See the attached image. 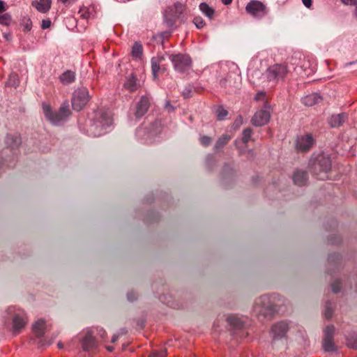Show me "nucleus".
<instances>
[{
    "instance_id": "f257e3e1",
    "label": "nucleus",
    "mask_w": 357,
    "mask_h": 357,
    "mask_svg": "<svg viewBox=\"0 0 357 357\" xmlns=\"http://www.w3.org/2000/svg\"><path fill=\"white\" fill-rule=\"evenodd\" d=\"M313 173L320 180L328 178V173L331 170L332 162L331 158L325 154H319L310 162Z\"/></svg>"
},
{
    "instance_id": "f03ea898",
    "label": "nucleus",
    "mask_w": 357,
    "mask_h": 357,
    "mask_svg": "<svg viewBox=\"0 0 357 357\" xmlns=\"http://www.w3.org/2000/svg\"><path fill=\"white\" fill-rule=\"evenodd\" d=\"M8 313L10 314L11 328L10 331L14 335L22 333L29 322V317L26 312L20 308L15 306L8 307Z\"/></svg>"
},
{
    "instance_id": "7ed1b4c3",
    "label": "nucleus",
    "mask_w": 357,
    "mask_h": 357,
    "mask_svg": "<svg viewBox=\"0 0 357 357\" xmlns=\"http://www.w3.org/2000/svg\"><path fill=\"white\" fill-rule=\"evenodd\" d=\"M288 73L289 69L287 65L275 63L267 68L265 76L268 82L278 83L280 80H284Z\"/></svg>"
},
{
    "instance_id": "20e7f679",
    "label": "nucleus",
    "mask_w": 357,
    "mask_h": 357,
    "mask_svg": "<svg viewBox=\"0 0 357 357\" xmlns=\"http://www.w3.org/2000/svg\"><path fill=\"white\" fill-rule=\"evenodd\" d=\"M90 100L89 91L86 88L82 87L75 91L72 99V106L76 111L82 110Z\"/></svg>"
},
{
    "instance_id": "39448f33",
    "label": "nucleus",
    "mask_w": 357,
    "mask_h": 357,
    "mask_svg": "<svg viewBox=\"0 0 357 357\" xmlns=\"http://www.w3.org/2000/svg\"><path fill=\"white\" fill-rule=\"evenodd\" d=\"M335 327L333 325L327 326L324 330V335L322 341V347L326 352L335 351L337 349L333 342Z\"/></svg>"
},
{
    "instance_id": "423d86ee",
    "label": "nucleus",
    "mask_w": 357,
    "mask_h": 357,
    "mask_svg": "<svg viewBox=\"0 0 357 357\" xmlns=\"http://www.w3.org/2000/svg\"><path fill=\"white\" fill-rule=\"evenodd\" d=\"M169 59L176 70L183 72L191 66L192 61L188 56L183 54L170 55Z\"/></svg>"
},
{
    "instance_id": "0eeeda50",
    "label": "nucleus",
    "mask_w": 357,
    "mask_h": 357,
    "mask_svg": "<svg viewBox=\"0 0 357 357\" xmlns=\"http://www.w3.org/2000/svg\"><path fill=\"white\" fill-rule=\"evenodd\" d=\"M245 10L255 17H261L266 14V6L259 1L253 0L247 4Z\"/></svg>"
},
{
    "instance_id": "6e6552de",
    "label": "nucleus",
    "mask_w": 357,
    "mask_h": 357,
    "mask_svg": "<svg viewBox=\"0 0 357 357\" xmlns=\"http://www.w3.org/2000/svg\"><path fill=\"white\" fill-rule=\"evenodd\" d=\"M314 144V139L310 134L298 137L296 142V148L298 151L307 152Z\"/></svg>"
},
{
    "instance_id": "1a4fd4ad",
    "label": "nucleus",
    "mask_w": 357,
    "mask_h": 357,
    "mask_svg": "<svg viewBox=\"0 0 357 357\" xmlns=\"http://www.w3.org/2000/svg\"><path fill=\"white\" fill-rule=\"evenodd\" d=\"M271 118L270 112L265 109L257 111L252 119V124L255 126H262L268 123Z\"/></svg>"
},
{
    "instance_id": "9d476101",
    "label": "nucleus",
    "mask_w": 357,
    "mask_h": 357,
    "mask_svg": "<svg viewBox=\"0 0 357 357\" xmlns=\"http://www.w3.org/2000/svg\"><path fill=\"white\" fill-rule=\"evenodd\" d=\"M49 326H51V325H48L45 319L40 318L33 323L31 330L37 338H41L44 336Z\"/></svg>"
},
{
    "instance_id": "9b49d317",
    "label": "nucleus",
    "mask_w": 357,
    "mask_h": 357,
    "mask_svg": "<svg viewBox=\"0 0 357 357\" xmlns=\"http://www.w3.org/2000/svg\"><path fill=\"white\" fill-rule=\"evenodd\" d=\"M165 60L164 56H157L151 59V69L154 78L157 77L158 74L160 70H166L165 65L162 64V62Z\"/></svg>"
},
{
    "instance_id": "f8f14e48",
    "label": "nucleus",
    "mask_w": 357,
    "mask_h": 357,
    "mask_svg": "<svg viewBox=\"0 0 357 357\" xmlns=\"http://www.w3.org/2000/svg\"><path fill=\"white\" fill-rule=\"evenodd\" d=\"M112 123V119L106 114L102 115L100 120L96 122L91 128V131L94 135H100L102 132H96L95 129L101 127V130L106 128Z\"/></svg>"
},
{
    "instance_id": "ddd939ff",
    "label": "nucleus",
    "mask_w": 357,
    "mask_h": 357,
    "mask_svg": "<svg viewBox=\"0 0 357 357\" xmlns=\"http://www.w3.org/2000/svg\"><path fill=\"white\" fill-rule=\"evenodd\" d=\"M289 326L285 322H279L272 326L271 331L274 339H280L285 336L288 331Z\"/></svg>"
},
{
    "instance_id": "4468645a",
    "label": "nucleus",
    "mask_w": 357,
    "mask_h": 357,
    "mask_svg": "<svg viewBox=\"0 0 357 357\" xmlns=\"http://www.w3.org/2000/svg\"><path fill=\"white\" fill-rule=\"evenodd\" d=\"M150 106L149 100L148 98L142 96L136 106L135 116L141 118L148 111Z\"/></svg>"
},
{
    "instance_id": "2eb2a0df",
    "label": "nucleus",
    "mask_w": 357,
    "mask_h": 357,
    "mask_svg": "<svg viewBox=\"0 0 357 357\" xmlns=\"http://www.w3.org/2000/svg\"><path fill=\"white\" fill-rule=\"evenodd\" d=\"M82 346L84 351H89L96 347V339L91 332H87L82 341Z\"/></svg>"
},
{
    "instance_id": "dca6fc26",
    "label": "nucleus",
    "mask_w": 357,
    "mask_h": 357,
    "mask_svg": "<svg viewBox=\"0 0 357 357\" xmlns=\"http://www.w3.org/2000/svg\"><path fill=\"white\" fill-rule=\"evenodd\" d=\"M347 115L345 113L332 115L328 119V123L331 128H338L343 125Z\"/></svg>"
},
{
    "instance_id": "f3484780",
    "label": "nucleus",
    "mask_w": 357,
    "mask_h": 357,
    "mask_svg": "<svg viewBox=\"0 0 357 357\" xmlns=\"http://www.w3.org/2000/svg\"><path fill=\"white\" fill-rule=\"evenodd\" d=\"M51 0H39L38 1H33L32 6L40 13H45L51 8Z\"/></svg>"
},
{
    "instance_id": "a211bd4d",
    "label": "nucleus",
    "mask_w": 357,
    "mask_h": 357,
    "mask_svg": "<svg viewBox=\"0 0 357 357\" xmlns=\"http://www.w3.org/2000/svg\"><path fill=\"white\" fill-rule=\"evenodd\" d=\"M294 182L296 185L303 186L306 184L307 181V175L306 172L297 171L294 173L293 176Z\"/></svg>"
},
{
    "instance_id": "6ab92c4d",
    "label": "nucleus",
    "mask_w": 357,
    "mask_h": 357,
    "mask_svg": "<svg viewBox=\"0 0 357 357\" xmlns=\"http://www.w3.org/2000/svg\"><path fill=\"white\" fill-rule=\"evenodd\" d=\"M321 100V97L317 93L309 94L302 98V102L307 107H312Z\"/></svg>"
},
{
    "instance_id": "aec40b11",
    "label": "nucleus",
    "mask_w": 357,
    "mask_h": 357,
    "mask_svg": "<svg viewBox=\"0 0 357 357\" xmlns=\"http://www.w3.org/2000/svg\"><path fill=\"white\" fill-rule=\"evenodd\" d=\"M59 79L63 84H68L75 81V74L71 70H67L61 74Z\"/></svg>"
},
{
    "instance_id": "412c9836",
    "label": "nucleus",
    "mask_w": 357,
    "mask_h": 357,
    "mask_svg": "<svg viewBox=\"0 0 357 357\" xmlns=\"http://www.w3.org/2000/svg\"><path fill=\"white\" fill-rule=\"evenodd\" d=\"M93 13H95V7L93 6H82L79 10L80 17L85 20L91 17L93 15Z\"/></svg>"
},
{
    "instance_id": "4be33fe9",
    "label": "nucleus",
    "mask_w": 357,
    "mask_h": 357,
    "mask_svg": "<svg viewBox=\"0 0 357 357\" xmlns=\"http://www.w3.org/2000/svg\"><path fill=\"white\" fill-rule=\"evenodd\" d=\"M6 144L12 149H14L20 145L21 138L18 135H8L6 137Z\"/></svg>"
},
{
    "instance_id": "5701e85b",
    "label": "nucleus",
    "mask_w": 357,
    "mask_h": 357,
    "mask_svg": "<svg viewBox=\"0 0 357 357\" xmlns=\"http://www.w3.org/2000/svg\"><path fill=\"white\" fill-rule=\"evenodd\" d=\"M143 54V47L140 42H135L132 48V56L135 58H141Z\"/></svg>"
},
{
    "instance_id": "b1692460",
    "label": "nucleus",
    "mask_w": 357,
    "mask_h": 357,
    "mask_svg": "<svg viewBox=\"0 0 357 357\" xmlns=\"http://www.w3.org/2000/svg\"><path fill=\"white\" fill-rule=\"evenodd\" d=\"M199 9L208 18H213L215 10L212 8H211L206 3H201L199 5Z\"/></svg>"
},
{
    "instance_id": "393cba45",
    "label": "nucleus",
    "mask_w": 357,
    "mask_h": 357,
    "mask_svg": "<svg viewBox=\"0 0 357 357\" xmlns=\"http://www.w3.org/2000/svg\"><path fill=\"white\" fill-rule=\"evenodd\" d=\"M137 78L133 75H131L125 83V87L130 91H135L137 90Z\"/></svg>"
},
{
    "instance_id": "a878e982",
    "label": "nucleus",
    "mask_w": 357,
    "mask_h": 357,
    "mask_svg": "<svg viewBox=\"0 0 357 357\" xmlns=\"http://www.w3.org/2000/svg\"><path fill=\"white\" fill-rule=\"evenodd\" d=\"M231 139L230 136L228 135H222L216 142L215 147L216 149H220L226 145L229 139Z\"/></svg>"
},
{
    "instance_id": "bb28decb",
    "label": "nucleus",
    "mask_w": 357,
    "mask_h": 357,
    "mask_svg": "<svg viewBox=\"0 0 357 357\" xmlns=\"http://www.w3.org/2000/svg\"><path fill=\"white\" fill-rule=\"evenodd\" d=\"M227 322L234 326V327H238L241 326V320L234 315L229 316L227 319Z\"/></svg>"
},
{
    "instance_id": "cd10ccee",
    "label": "nucleus",
    "mask_w": 357,
    "mask_h": 357,
    "mask_svg": "<svg viewBox=\"0 0 357 357\" xmlns=\"http://www.w3.org/2000/svg\"><path fill=\"white\" fill-rule=\"evenodd\" d=\"M21 26L24 31H29L32 28V22L29 18L24 17L21 22Z\"/></svg>"
},
{
    "instance_id": "c85d7f7f",
    "label": "nucleus",
    "mask_w": 357,
    "mask_h": 357,
    "mask_svg": "<svg viewBox=\"0 0 357 357\" xmlns=\"http://www.w3.org/2000/svg\"><path fill=\"white\" fill-rule=\"evenodd\" d=\"M252 135V130L251 128H248L243 131L242 142L244 144H247L250 139Z\"/></svg>"
},
{
    "instance_id": "c756f323",
    "label": "nucleus",
    "mask_w": 357,
    "mask_h": 357,
    "mask_svg": "<svg viewBox=\"0 0 357 357\" xmlns=\"http://www.w3.org/2000/svg\"><path fill=\"white\" fill-rule=\"evenodd\" d=\"M11 17L8 13L0 15V24L4 26H9L11 23Z\"/></svg>"
},
{
    "instance_id": "7c9ffc66",
    "label": "nucleus",
    "mask_w": 357,
    "mask_h": 357,
    "mask_svg": "<svg viewBox=\"0 0 357 357\" xmlns=\"http://www.w3.org/2000/svg\"><path fill=\"white\" fill-rule=\"evenodd\" d=\"M70 114L68 105H62L59 110V115L62 116L65 119Z\"/></svg>"
},
{
    "instance_id": "2f4dec72",
    "label": "nucleus",
    "mask_w": 357,
    "mask_h": 357,
    "mask_svg": "<svg viewBox=\"0 0 357 357\" xmlns=\"http://www.w3.org/2000/svg\"><path fill=\"white\" fill-rule=\"evenodd\" d=\"M228 114V112L222 108V107H220L217 109V119L219 121H222L226 117Z\"/></svg>"
},
{
    "instance_id": "473e14b6",
    "label": "nucleus",
    "mask_w": 357,
    "mask_h": 357,
    "mask_svg": "<svg viewBox=\"0 0 357 357\" xmlns=\"http://www.w3.org/2000/svg\"><path fill=\"white\" fill-rule=\"evenodd\" d=\"M63 119H65V118L63 117L62 116L59 115V112H57L56 113L53 112L48 120L52 122L53 123H56Z\"/></svg>"
},
{
    "instance_id": "72a5a7b5",
    "label": "nucleus",
    "mask_w": 357,
    "mask_h": 357,
    "mask_svg": "<svg viewBox=\"0 0 357 357\" xmlns=\"http://www.w3.org/2000/svg\"><path fill=\"white\" fill-rule=\"evenodd\" d=\"M167 351L165 349L155 351L149 354L148 357H166Z\"/></svg>"
},
{
    "instance_id": "f704fd0d",
    "label": "nucleus",
    "mask_w": 357,
    "mask_h": 357,
    "mask_svg": "<svg viewBox=\"0 0 357 357\" xmlns=\"http://www.w3.org/2000/svg\"><path fill=\"white\" fill-rule=\"evenodd\" d=\"M193 22L198 29L203 28L206 24L205 22L201 17H195Z\"/></svg>"
},
{
    "instance_id": "c9c22d12",
    "label": "nucleus",
    "mask_w": 357,
    "mask_h": 357,
    "mask_svg": "<svg viewBox=\"0 0 357 357\" xmlns=\"http://www.w3.org/2000/svg\"><path fill=\"white\" fill-rule=\"evenodd\" d=\"M199 141L204 146H208L211 143L212 139L210 137L203 135L200 137Z\"/></svg>"
},
{
    "instance_id": "e433bc0d",
    "label": "nucleus",
    "mask_w": 357,
    "mask_h": 357,
    "mask_svg": "<svg viewBox=\"0 0 357 357\" xmlns=\"http://www.w3.org/2000/svg\"><path fill=\"white\" fill-rule=\"evenodd\" d=\"M43 112L45 113V117L49 119V118L51 116V115L52 114V112L51 110V107L50 105H47V104H43Z\"/></svg>"
},
{
    "instance_id": "4c0bfd02",
    "label": "nucleus",
    "mask_w": 357,
    "mask_h": 357,
    "mask_svg": "<svg viewBox=\"0 0 357 357\" xmlns=\"http://www.w3.org/2000/svg\"><path fill=\"white\" fill-rule=\"evenodd\" d=\"M266 94L264 91H260L257 93L255 96V99L256 100H261V101H266Z\"/></svg>"
},
{
    "instance_id": "58836bf2",
    "label": "nucleus",
    "mask_w": 357,
    "mask_h": 357,
    "mask_svg": "<svg viewBox=\"0 0 357 357\" xmlns=\"http://www.w3.org/2000/svg\"><path fill=\"white\" fill-rule=\"evenodd\" d=\"M332 314H333V310L329 306V304H327L326 307L324 315L326 319H329L332 317Z\"/></svg>"
},
{
    "instance_id": "ea45409f",
    "label": "nucleus",
    "mask_w": 357,
    "mask_h": 357,
    "mask_svg": "<svg viewBox=\"0 0 357 357\" xmlns=\"http://www.w3.org/2000/svg\"><path fill=\"white\" fill-rule=\"evenodd\" d=\"M341 288L340 282L339 281H335L332 284V290L334 293H337L340 291Z\"/></svg>"
},
{
    "instance_id": "a19ab883",
    "label": "nucleus",
    "mask_w": 357,
    "mask_h": 357,
    "mask_svg": "<svg viewBox=\"0 0 357 357\" xmlns=\"http://www.w3.org/2000/svg\"><path fill=\"white\" fill-rule=\"evenodd\" d=\"M192 91L190 88H185L182 92V95L184 98H188L192 96Z\"/></svg>"
},
{
    "instance_id": "79ce46f5",
    "label": "nucleus",
    "mask_w": 357,
    "mask_h": 357,
    "mask_svg": "<svg viewBox=\"0 0 357 357\" xmlns=\"http://www.w3.org/2000/svg\"><path fill=\"white\" fill-rule=\"evenodd\" d=\"M51 21L50 20H43L42 21L41 27L43 29H48L51 26Z\"/></svg>"
},
{
    "instance_id": "37998d69",
    "label": "nucleus",
    "mask_w": 357,
    "mask_h": 357,
    "mask_svg": "<svg viewBox=\"0 0 357 357\" xmlns=\"http://www.w3.org/2000/svg\"><path fill=\"white\" fill-rule=\"evenodd\" d=\"M12 79L14 81L13 84H16V82H18L17 75V74H11V75L9 76V79H8V83H9V84H10V81H11Z\"/></svg>"
},
{
    "instance_id": "c03bdc74",
    "label": "nucleus",
    "mask_w": 357,
    "mask_h": 357,
    "mask_svg": "<svg viewBox=\"0 0 357 357\" xmlns=\"http://www.w3.org/2000/svg\"><path fill=\"white\" fill-rule=\"evenodd\" d=\"M344 4L357 6V0H341Z\"/></svg>"
},
{
    "instance_id": "a18cd8bd",
    "label": "nucleus",
    "mask_w": 357,
    "mask_h": 357,
    "mask_svg": "<svg viewBox=\"0 0 357 357\" xmlns=\"http://www.w3.org/2000/svg\"><path fill=\"white\" fill-rule=\"evenodd\" d=\"M234 124L237 126H239L243 124V117L241 116H238L236 119Z\"/></svg>"
},
{
    "instance_id": "49530a36",
    "label": "nucleus",
    "mask_w": 357,
    "mask_h": 357,
    "mask_svg": "<svg viewBox=\"0 0 357 357\" xmlns=\"http://www.w3.org/2000/svg\"><path fill=\"white\" fill-rule=\"evenodd\" d=\"M302 2L308 8H310L312 4V0H302Z\"/></svg>"
},
{
    "instance_id": "de8ad7c7",
    "label": "nucleus",
    "mask_w": 357,
    "mask_h": 357,
    "mask_svg": "<svg viewBox=\"0 0 357 357\" xmlns=\"http://www.w3.org/2000/svg\"><path fill=\"white\" fill-rule=\"evenodd\" d=\"M6 10L5 3L3 1H0V13Z\"/></svg>"
},
{
    "instance_id": "09e8293b",
    "label": "nucleus",
    "mask_w": 357,
    "mask_h": 357,
    "mask_svg": "<svg viewBox=\"0 0 357 357\" xmlns=\"http://www.w3.org/2000/svg\"><path fill=\"white\" fill-rule=\"evenodd\" d=\"M222 2L225 5H229L232 2V0H222Z\"/></svg>"
},
{
    "instance_id": "8fccbe9b",
    "label": "nucleus",
    "mask_w": 357,
    "mask_h": 357,
    "mask_svg": "<svg viewBox=\"0 0 357 357\" xmlns=\"http://www.w3.org/2000/svg\"><path fill=\"white\" fill-rule=\"evenodd\" d=\"M118 337H118V335H113V337H112V338L111 342H112V343H114V342L118 340Z\"/></svg>"
},
{
    "instance_id": "3c124183",
    "label": "nucleus",
    "mask_w": 357,
    "mask_h": 357,
    "mask_svg": "<svg viewBox=\"0 0 357 357\" xmlns=\"http://www.w3.org/2000/svg\"><path fill=\"white\" fill-rule=\"evenodd\" d=\"M106 349L107 351H109L110 352L113 351L114 349V347H112V346H107Z\"/></svg>"
},
{
    "instance_id": "603ef678",
    "label": "nucleus",
    "mask_w": 357,
    "mask_h": 357,
    "mask_svg": "<svg viewBox=\"0 0 357 357\" xmlns=\"http://www.w3.org/2000/svg\"><path fill=\"white\" fill-rule=\"evenodd\" d=\"M57 347L59 349H63V344L61 342H59L57 343Z\"/></svg>"
}]
</instances>
